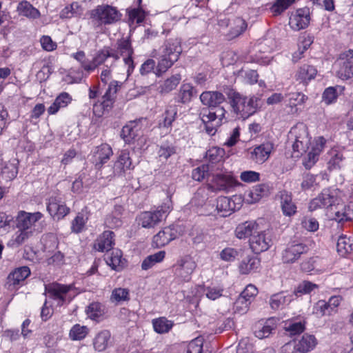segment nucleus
Returning <instances> with one entry per match:
<instances>
[{
  "mask_svg": "<svg viewBox=\"0 0 353 353\" xmlns=\"http://www.w3.org/2000/svg\"><path fill=\"white\" fill-rule=\"evenodd\" d=\"M336 197L330 190H324L317 197L312 199L309 205L310 211L321 208L331 207L334 219L339 222L353 219V202L348 204L337 203L334 205Z\"/></svg>",
  "mask_w": 353,
  "mask_h": 353,
  "instance_id": "f257e3e1",
  "label": "nucleus"
},
{
  "mask_svg": "<svg viewBox=\"0 0 353 353\" xmlns=\"http://www.w3.org/2000/svg\"><path fill=\"white\" fill-rule=\"evenodd\" d=\"M155 74L160 77L176 62L182 52L181 40L170 38L165 41L160 49Z\"/></svg>",
  "mask_w": 353,
  "mask_h": 353,
  "instance_id": "f03ea898",
  "label": "nucleus"
},
{
  "mask_svg": "<svg viewBox=\"0 0 353 353\" xmlns=\"http://www.w3.org/2000/svg\"><path fill=\"white\" fill-rule=\"evenodd\" d=\"M233 112L240 119H247L261 108V99L256 96L248 98L234 90L228 93Z\"/></svg>",
  "mask_w": 353,
  "mask_h": 353,
  "instance_id": "7ed1b4c3",
  "label": "nucleus"
},
{
  "mask_svg": "<svg viewBox=\"0 0 353 353\" xmlns=\"http://www.w3.org/2000/svg\"><path fill=\"white\" fill-rule=\"evenodd\" d=\"M121 14L116 7L102 4L90 10V18L96 26L111 25L121 19Z\"/></svg>",
  "mask_w": 353,
  "mask_h": 353,
  "instance_id": "20e7f679",
  "label": "nucleus"
},
{
  "mask_svg": "<svg viewBox=\"0 0 353 353\" xmlns=\"http://www.w3.org/2000/svg\"><path fill=\"white\" fill-rule=\"evenodd\" d=\"M172 208V201L167 197L156 210L142 212L139 217V224L145 228H152L164 220Z\"/></svg>",
  "mask_w": 353,
  "mask_h": 353,
  "instance_id": "39448f33",
  "label": "nucleus"
},
{
  "mask_svg": "<svg viewBox=\"0 0 353 353\" xmlns=\"http://www.w3.org/2000/svg\"><path fill=\"white\" fill-rule=\"evenodd\" d=\"M225 110L219 105L212 109L205 108L201 110L200 117L205 125V131L208 134L214 135L215 134L216 128L225 119Z\"/></svg>",
  "mask_w": 353,
  "mask_h": 353,
  "instance_id": "423d86ee",
  "label": "nucleus"
},
{
  "mask_svg": "<svg viewBox=\"0 0 353 353\" xmlns=\"http://www.w3.org/2000/svg\"><path fill=\"white\" fill-rule=\"evenodd\" d=\"M46 291L50 298L58 301V305H62L66 302H70L77 293L72 284L63 285L53 283L46 286Z\"/></svg>",
  "mask_w": 353,
  "mask_h": 353,
  "instance_id": "0eeeda50",
  "label": "nucleus"
},
{
  "mask_svg": "<svg viewBox=\"0 0 353 353\" xmlns=\"http://www.w3.org/2000/svg\"><path fill=\"white\" fill-rule=\"evenodd\" d=\"M239 184L231 174L219 173L212 176L211 183L208 185V189L212 192H228Z\"/></svg>",
  "mask_w": 353,
  "mask_h": 353,
  "instance_id": "6e6552de",
  "label": "nucleus"
},
{
  "mask_svg": "<svg viewBox=\"0 0 353 353\" xmlns=\"http://www.w3.org/2000/svg\"><path fill=\"white\" fill-rule=\"evenodd\" d=\"M196 267V263L190 256H186L176 261L172 267V271L179 280L188 282L190 280L191 274Z\"/></svg>",
  "mask_w": 353,
  "mask_h": 353,
  "instance_id": "1a4fd4ad",
  "label": "nucleus"
},
{
  "mask_svg": "<svg viewBox=\"0 0 353 353\" xmlns=\"http://www.w3.org/2000/svg\"><path fill=\"white\" fill-rule=\"evenodd\" d=\"M43 217V214L39 212H27L20 211L16 219V228L18 230L35 232V223Z\"/></svg>",
  "mask_w": 353,
  "mask_h": 353,
  "instance_id": "9d476101",
  "label": "nucleus"
},
{
  "mask_svg": "<svg viewBox=\"0 0 353 353\" xmlns=\"http://www.w3.org/2000/svg\"><path fill=\"white\" fill-rule=\"evenodd\" d=\"M252 250L256 254H260L268 250L272 245V234L270 231H256L249 240Z\"/></svg>",
  "mask_w": 353,
  "mask_h": 353,
  "instance_id": "9b49d317",
  "label": "nucleus"
},
{
  "mask_svg": "<svg viewBox=\"0 0 353 353\" xmlns=\"http://www.w3.org/2000/svg\"><path fill=\"white\" fill-rule=\"evenodd\" d=\"M117 52L119 57H123V61L128 66L127 72L128 76L133 72L134 69V64L132 60V54H134V50L132 47L131 41L129 38L125 39L121 38L117 41Z\"/></svg>",
  "mask_w": 353,
  "mask_h": 353,
  "instance_id": "f8f14e48",
  "label": "nucleus"
},
{
  "mask_svg": "<svg viewBox=\"0 0 353 353\" xmlns=\"http://www.w3.org/2000/svg\"><path fill=\"white\" fill-rule=\"evenodd\" d=\"M336 64L339 68L337 76L343 80L353 77V50H348L340 54Z\"/></svg>",
  "mask_w": 353,
  "mask_h": 353,
  "instance_id": "ddd939ff",
  "label": "nucleus"
},
{
  "mask_svg": "<svg viewBox=\"0 0 353 353\" xmlns=\"http://www.w3.org/2000/svg\"><path fill=\"white\" fill-rule=\"evenodd\" d=\"M308 248L302 243L292 242L289 243L282 252V261L285 263H293L301 254L307 253Z\"/></svg>",
  "mask_w": 353,
  "mask_h": 353,
  "instance_id": "4468645a",
  "label": "nucleus"
},
{
  "mask_svg": "<svg viewBox=\"0 0 353 353\" xmlns=\"http://www.w3.org/2000/svg\"><path fill=\"white\" fill-rule=\"evenodd\" d=\"M291 133L294 134L295 136V141L292 145L294 152H297L301 154L306 152L309 150L310 137L305 126L301 125L300 128H296Z\"/></svg>",
  "mask_w": 353,
  "mask_h": 353,
  "instance_id": "2eb2a0df",
  "label": "nucleus"
},
{
  "mask_svg": "<svg viewBox=\"0 0 353 353\" xmlns=\"http://www.w3.org/2000/svg\"><path fill=\"white\" fill-rule=\"evenodd\" d=\"M310 16L308 8H300L292 12L289 19V26L295 30L299 31L307 28L310 23Z\"/></svg>",
  "mask_w": 353,
  "mask_h": 353,
  "instance_id": "dca6fc26",
  "label": "nucleus"
},
{
  "mask_svg": "<svg viewBox=\"0 0 353 353\" xmlns=\"http://www.w3.org/2000/svg\"><path fill=\"white\" fill-rule=\"evenodd\" d=\"M30 273V270L28 266H22L14 269L7 277L6 285L8 288L9 290L14 289L15 286L24 281Z\"/></svg>",
  "mask_w": 353,
  "mask_h": 353,
  "instance_id": "f3484780",
  "label": "nucleus"
},
{
  "mask_svg": "<svg viewBox=\"0 0 353 353\" xmlns=\"http://www.w3.org/2000/svg\"><path fill=\"white\" fill-rule=\"evenodd\" d=\"M326 140L323 137H318L314 144L312 145L311 150L308 152L307 158L303 161V165L307 169H310L318 160L319 154L322 152Z\"/></svg>",
  "mask_w": 353,
  "mask_h": 353,
  "instance_id": "a211bd4d",
  "label": "nucleus"
},
{
  "mask_svg": "<svg viewBox=\"0 0 353 353\" xmlns=\"http://www.w3.org/2000/svg\"><path fill=\"white\" fill-rule=\"evenodd\" d=\"M201 103L208 109L216 108L225 101V96L218 91H205L200 95Z\"/></svg>",
  "mask_w": 353,
  "mask_h": 353,
  "instance_id": "6ab92c4d",
  "label": "nucleus"
},
{
  "mask_svg": "<svg viewBox=\"0 0 353 353\" xmlns=\"http://www.w3.org/2000/svg\"><path fill=\"white\" fill-rule=\"evenodd\" d=\"M278 196L283 214L287 216L294 215L296 212V206L292 201V194L286 190H282L279 192Z\"/></svg>",
  "mask_w": 353,
  "mask_h": 353,
  "instance_id": "aec40b11",
  "label": "nucleus"
},
{
  "mask_svg": "<svg viewBox=\"0 0 353 353\" xmlns=\"http://www.w3.org/2000/svg\"><path fill=\"white\" fill-rule=\"evenodd\" d=\"M274 148V145L271 142H265L254 149L251 153V158L258 163H263L268 159Z\"/></svg>",
  "mask_w": 353,
  "mask_h": 353,
  "instance_id": "412c9836",
  "label": "nucleus"
},
{
  "mask_svg": "<svg viewBox=\"0 0 353 353\" xmlns=\"http://www.w3.org/2000/svg\"><path fill=\"white\" fill-rule=\"evenodd\" d=\"M113 154L112 148L107 143H103L96 147L94 151L95 166L99 169L105 163Z\"/></svg>",
  "mask_w": 353,
  "mask_h": 353,
  "instance_id": "4be33fe9",
  "label": "nucleus"
},
{
  "mask_svg": "<svg viewBox=\"0 0 353 353\" xmlns=\"http://www.w3.org/2000/svg\"><path fill=\"white\" fill-rule=\"evenodd\" d=\"M108 57H112L114 60H118L119 56L111 52L108 48H104L99 51L93 59L90 61V66H87L88 72L94 71L99 65L103 63Z\"/></svg>",
  "mask_w": 353,
  "mask_h": 353,
  "instance_id": "5701e85b",
  "label": "nucleus"
},
{
  "mask_svg": "<svg viewBox=\"0 0 353 353\" xmlns=\"http://www.w3.org/2000/svg\"><path fill=\"white\" fill-rule=\"evenodd\" d=\"M132 161L130 153L127 150L121 151L117 161L114 163L113 167V173L116 175H121L126 170L132 169Z\"/></svg>",
  "mask_w": 353,
  "mask_h": 353,
  "instance_id": "b1692460",
  "label": "nucleus"
},
{
  "mask_svg": "<svg viewBox=\"0 0 353 353\" xmlns=\"http://www.w3.org/2000/svg\"><path fill=\"white\" fill-rule=\"evenodd\" d=\"M141 125L137 121H131L123 127L121 137L125 143H130L141 134Z\"/></svg>",
  "mask_w": 353,
  "mask_h": 353,
  "instance_id": "393cba45",
  "label": "nucleus"
},
{
  "mask_svg": "<svg viewBox=\"0 0 353 353\" xmlns=\"http://www.w3.org/2000/svg\"><path fill=\"white\" fill-rule=\"evenodd\" d=\"M114 232L112 231H105L97 239L94 245L95 250L100 252H108L110 250L114 245Z\"/></svg>",
  "mask_w": 353,
  "mask_h": 353,
  "instance_id": "a878e982",
  "label": "nucleus"
},
{
  "mask_svg": "<svg viewBox=\"0 0 353 353\" xmlns=\"http://www.w3.org/2000/svg\"><path fill=\"white\" fill-rule=\"evenodd\" d=\"M292 299V294L281 292L271 296L270 299V305L272 309L277 310L289 305Z\"/></svg>",
  "mask_w": 353,
  "mask_h": 353,
  "instance_id": "bb28decb",
  "label": "nucleus"
},
{
  "mask_svg": "<svg viewBox=\"0 0 353 353\" xmlns=\"http://www.w3.org/2000/svg\"><path fill=\"white\" fill-rule=\"evenodd\" d=\"M257 230L258 225L255 222L246 221L236 227L235 234L238 239H241L252 236L254 234L256 233Z\"/></svg>",
  "mask_w": 353,
  "mask_h": 353,
  "instance_id": "cd10ccee",
  "label": "nucleus"
},
{
  "mask_svg": "<svg viewBox=\"0 0 353 353\" xmlns=\"http://www.w3.org/2000/svg\"><path fill=\"white\" fill-rule=\"evenodd\" d=\"M317 74L316 69L310 65L304 64L299 68L296 74V79L303 83L305 84L316 77Z\"/></svg>",
  "mask_w": 353,
  "mask_h": 353,
  "instance_id": "c85d7f7f",
  "label": "nucleus"
},
{
  "mask_svg": "<svg viewBox=\"0 0 353 353\" xmlns=\"http://www.w3.org/2000/svg\"><path fill=\"white\" fill-rule=\"evenodd\" d=\"M216 210L222 213V216H227L235 210L234 201L227 196H220L216 200Z\"/></svg>",
  "mask_w": 353,
  "mask_h": 353,
  "instance_id": "c756f323",
  "label": "nucleus"
},
{
  "mask_svg": "<svg viewBox=\"0 0 353 353\" xmlns=\"http://www.w3.org/2000/svg\"><path fill=\"white\" fill-rule=\"evenodd\" d=\"M270 192L271 188L268 184L261 183L254 186L248 194L251 199L250 202H258L262 198L268 196Z\"/></svg>",
  "mask_w": 353,
  "mask_h": 353,
  "instance_id": "7c9ffc66",
  "label": "nucleus"
},
{
  "mask_svg": "<svg viewBox=\"0 0 353 353\" xmlns=\"http://www.w3.org/2000/svg\"><path fill=\"white\" fill-rule=\"evenodd\" d=\"M196 95V89L189 83L183 84L177 93V101L185 104L191 101L193 97Z\"/></svg>",
  "mask_w": 353,
  "mask_h": 353,
  "instance_id": "2f4dec72",
  "label": "nucleus"
},
{
  "mask_svg": "<svg viewBox=\"0 0 353 353\" xmlns=\"http://www.w3.org/2000/svg\"><path fill=\"white\" fill-rule=\"evenodd\" d=\"M72 101V97L67 92L61 93L55 99L53 103L48 108L49 114H56L59 109L66 107Z\"/></svg>",
  "mask_w": 353,
  "mask_h": 353,
  "instance_id": "473e14b6",
  "label": "nucleus"
},
{
  "mask_svg": "<svg viewBox=\"0 0 353 353\" xmlns=\"http://www.w3.org/2000/svg\"><path fill=\"white\" fill-rule=\"evenodd\" d=\"M192 241L194 244L208 245L214 241V238L206 230L196 229L191 232Z\"/></svg>",
  "mask_w": 353,
  "mask_h": 353,
  "instance_id": "72a5a7b5",
  "label": "nucleus"
},
{
  "mask_svg": "<svg viewBox=\"0 0 353 353\" xmlns=\"http://www.w3.org/2000/svg\"><path fill=\"white\" fill-rule=\"evenodd\" d=\"M296 344L300 353H307L316 347L317 341L314 335L305 334Z\"/></svg>",
  "mask_w": 353,
  "mask_h": 353,
  "instance_id": "f704fd0d",
  "label": "nucleus"
},
{
  "mask_svg": "<svg viewBox=\"0 0 353 353\" xmlns=\"http://www.w3.org/2000/svg\"><path fill=\"white\" fill-rule=\"evenodd\" d=\"M174 239V234L172 232V229L165 228L153 237V244L156 247L160 248L168 244Z\"/></svg>",
  "mask_w": 353,
  "mask_h": 353,
  "instance_id": "c9c22d12",
  "label": "nucleus"
},
{
  "mask_svg": "<svg viewBox=\"0 0 353 353\" xmlns=\"http://www.w3.org/2000/svg\"><path fill=\"white\" fill-rule=\"evenodd\" d=\"M17 12L20 15L30 19H37L40 17L39 11L27 1H23L19 3Z\"/></svg>",
  "mask_w": 353,
  "mask_h": 353,
  "instance_id": "e433bc0d",
  "label": "nucleus"
},
{
  "mask_svg": "<svg viewBox=\"0 0 353 353\" xmlns=\"http://www.w3.org/2000/svg\"><path fill=\"white\" fill-rule=\"evenodd\" d=\"M121 83L117 81H112L106 90L105 94L103 96L102 104L103 107H110L114 99L115 94H117L119 88L121 87Z\"/></svg>",
  "mask_w": 353,
  "mask_h": 353,
  "instance_id": "4c0bfd02",
  "label": "nucleus"
},
{
  "mask_svg": "<svg viewBox=\"0 0 353 353\" xmlns=\"http://www.w3.org/2000/svg\"><path fill=\"white\" fill-rule=\"evenodd\" d=\"M178 108L176 105L167 106L165 112L163 114V120L160 121L159 125L163 128L171 127L172 122L176 119Z\"/></svg>",
  "mask_w": 353,
  "mask_h": 353,
  "instance_id": "58836bf2",
  "label": "nucleus"
},
{
  "mask_svg": "<svg viewBox=\"0 0 353 353\" xmlns=\"http://www.w3.org/2000/svg\"><path fill=\"white\" fill-rule=\"evenodd\" d=\"M110 339V333L108 330L99 332L93 341V345L96 350L102 352L105 350Z\"/></svg>",
  "mask_w": 353,
  "mask_h": 353,
  "instance_id": "ea45409f",
  "label": "nucleus"
},
{
  "mask_svg": "<svg viewBox=\"0 0 353 353\" xmlns=\"http://www.w3.org/2000/svg\"><path fill=\"white\" fill-rule=\"evenodd\" d=\"M260 263V260L256 257L243 259L239 265V271L243 274H248L252 271H256Z\"/></svg>",
  "mask_w": 353,
  "mask_h": 353,
  "instance_id": "a19ab883",
  "label": "nucleus"
},
{
  "mask_svg": "<svg viewBox=\"0 0 353 353\" xmlns=\"http://www.w3.org/2000/svg\"><path fill=\"white\" fill-rule=\"evenodd\" d=\"M18 164L19 161L14 159L3 168L1 174L6 181H12L17 176L18 174Z\"/></svg>",
  "mask_w": 353,
  "mask_h": 353,
  "instance_id": "79ce46f5",
  "label": "nucleus"
},
{
  "mask_svg": "<svg viewBox=\"0 0 353 353\" xmlns=\"http://www.w3.org/2000/svg\"><path fill=\"white\" fill-rule=\"evenodd\" d=\"M336 248L339 253L345 255L353 251V237L341 236L339 238Z\"/></svg>",
  "mask_w": 353,
  "mask_h": 353,
  "instance_id": "37998d69",
  "label": "nucleus"
},
{
  "mask_svg": "<svg viewBox=\"0 0 353 353\" xmlns=\"http://www.w3.org/2000/svg\"><path fill=\"white\" fill-rule=\"evenodd\" d=\"M181 80V77L179 74H176L167 79L159 86V91L161 93H168L176 88Z\"/></svg>",
  "mask_w": 353,
  "mask_h": 353,
  "instance_id": "c03bdc74",
  "label": "nucleus"
},
{
  "mask_svg": "<svg viewBox=\"0 0 353 353\" xmlns=\"http://www.w3.org/2000/svg\"><path fill=\"white\" fill-rule=\"evenodd\" d=\"M86 313L91 319L97 320L105 314V307L101 303L93 302L88 306Z\"/></svg>",
  "mask_w": 353,
  "mask_h": 353,
  "instance_id": "a18cd8bd",
  "label": "nucleus"
},
{
  "mask_svg": "<svg viewBox=\"0 0 353 353\" xmlns=\"http://www.w3.org/2000/svg\"><path fill=\"white\" fill-rule=\"evenodd\" d=\"M152 325L156 332L159 334H164L168 332L173 326L172 321H168L165 317L152 320Z\"/></svg>",
  "mask_w": 353,
  "mask_h": 353,
  "instance_id": "49530a36",
  "label": "nucleus"
},
{
  "mask_svg": "<svg viewBox=\"0 0 353 353\" xmlns=\"http://www.w3.org/2000/svg\"><path fill=\"white\" fill-rule=\"evenodd\" d=\"M165 256L164 251H159L154 254L148 256L142 262L141 268L144 270H147L153 267L157 263H159L163 260Z\"/></svg>",
  "mask_w": 353,
  "mask_h": 353,
  "instance_id": "de8ad7c7",
  "label": "nucleus"
},
{
  "mask_svg": "<svg viewBox=\"0 0 353 353\" xmlns=\"http://www.w3.org/2000/svg\"><path fill=\"white\" fill-rule=\"evenodd\" d=\"M247 28V23L244 19L241 17H236L232 21L231 30L229 32L230 38H234L240 35Z\"/></svg>",
  "mask_w": 353,
  "mask_h": 353,
  "instance_id": "09e8293b",
  "label": "nucleus"
},
{
  "mask_svg": "<svg viewBox=\"0 0 353 353\" xmlns=\"http://www.w3.org/2000/svg\"><path fill=\"white\" fill-rule=\"evenodd\" d=\"M130 300V291L127 288H117L112 290L110 301L112 303H119Z\"/></svg>",
  "mask_w": 353,
  "mask_h": 353,
  "instance_id": "8fccbe9b",
  "label": "nucleus"
},
{
  "mask_svg": "<svg viewBox=\"0 0 353 353\" xmlns=\"http://www.w3.org/2000/svg\"><path fill=\"white\" fill-rule=\"evenodd\" d=\"M33 234L32 232L18 230L15 233V236L10 241L9 245L12 247H19L33 236Z\"/></svg>",
  "mask_w": 353,
  "mask_h": 353,
  "instance_id": "3c124183",
  "label": "nucleus"
},
{
  "mask_svg": "<svg viewBox=\"0 0 353 353\" xmlns=\"http://www.w3.org/2000/svg\"><path fill=\"white\" fill-rule=\"evenodd\" d=\"M313 312L319 316H323L325 315H331L335 312L333 310L328 302L320 300L314 305Z\"/></svg>",
  "mask_w": 353,
  "mask_h": 353,
  "instance_id": "603ef678",
  "label": "nucleus"
},
{
  "mask_svg": "<svg viewBox=\"0 0 353 353\" xmlns=\"http://www.w3.org/2000/svg\"><path fill=\"white\" fill-rule=\"evenodd\" d=\"M257 292V288L254 285H248L237 299V303H241L242 301L245 302L246 300L251 303Z\"/></svg>",
  "mask_w": 353,
  "mask_h": 353,
  "instance_id": "864d4df0",
  "label": "nucleus"
},
{
  "mask_svg": "<svg viewBox=\"0 0 353 353\" xmlns=\"http://www.w3.org/2000/svg\"><path fill=\"white\" fill-rule=\"evenodd\" d=\"M224 154L225 151L223 148L212 147L206 152L205 157L212 163H215L221 161Z\"/></svg>",
  "mask_w": 353,
  "mask_h": 353,
  "instance_id": "5fc2aeb1",
  "label": "nucleus"
},
{
  "mask_svg": "<svg viewBox=\"0 0 353 353\" xmlns=\"http://www.w3.org/2000/svg\"><path fill=\"white\" fill-rule=\"evenodd\" d=\"M208 199V194L205 188H199L191 200V203L197 207L203 206Z\"/></svg>",
  "mask_w": 353,
  "mask_h": 353,
  "instance_id": "6e6d98bb",
  "label": "nucleus"
},
{
  "mask_svg": "<svg viewBox=\"0 0 353 353\" xmlns=\"http://www.w3.org/2000/svg\"><path fill=\"white\" fill-rule=\"evenodd\" d=\"M295 0H276L271 6L270 10L274 15H279L287 10Z\"/></svg>",
  "mask_w": 353,
  "mask_h": 353,
  "instance_id": "4d7b16f0",
  "label": "nucleus"
},
{
  "mask_svg": "<svg viewBox=\"0 0 353 353\" xmlns=\"http://www.w3.org/2000/svg\"><path fill=\"white\" fill-rule=\"evenodd\" d=\"M176 154V149L172 145H161L158 150V157L161 161H165Z\"/></svg>",
  "mask_w": 353,
  "mask_h": 353,
  "instance_id": "13d9d810",
  "label": "nucleus"
},
{
  "mask_svg": "<svg viewBox=\"0 0 353 353\" xmlns=\"http://www.w3.org/2000/svg\"><path fill=\"white\" fill-rule=\"evenodd\" d=\"M88 333V328L79 324L74 325L70 331V336L72 340H81Z\"/></svg>",
  "mask_w": 353,
  "mask_h": 353,
  "instance_id": "bf43d9fd",
  "label": "nucleus"
},
{
  "mask_svg": "<svg viewBox=\"0 0 353 353\" xmlns=\"http://www.w3.org/2000/svg\"><path fill=\"white\" fill-rule=\"evenodd\" d=\"M81 12V6L78 3L74 2L69 6H66L62 10L60 14L61 18H71L76 15H79Z\"/></svg>",
  "mask_w": 353,
  "mask_h": 353,
  "instance_id": "052dcab7",
  "label": "nucleus"
},
{
  "mask_svg": "<svg viewBox=\"0 0 353 353\" xmlns=\"http://www.w3.org/2000/svg\"><path fill=\"white\" fill-rule=\"evenodd\" d=\"M123 260L121 252L116 250L112 252L107 263L112 269L118 270L119 268H122L123 265Z\"/></svg>",
  "mask_w": 353,
  "mask_h": 353,
  "instance_id": "680f3d73",
  "label": "nucleus"
},
{
  "mask_svg": "<svg viewBox=\"0 0 353 353\" xmlns=\"http://www.w3.org/2000/svg\"><path fill=\"white\" fill-rule=\"evenodd\" d=\"M239 254V251L233 248H225L219 254L220 259L223 261L231 262L234 261Z\"/></svg>",
  "mask_w": 353,
  "mask_h": 353,
  "instance_id": "e2e57ef3",
  "label": "nucleus"
},
{
  "mask_svg": "<svg viewBox=\"0 0 353 353\" xmlns=\"http://www.w3.org/2000/svg\"><path fill=\"white\" fill-rule=\"evenodd\" d=\"M272 323V320H268L261 328L255 331V336L261 339L268 337L274 330Z\"/></svg>",
  "mask_w": 353,
  "mask_h": 353,
  "instance_id": "0e129e2a",
  "label": "nucleus"
},
{
  "mask_svg": "<svg viewBox=\"0 0 353 353\" xmlns=\"http://www.w3.org/2000/svg\"><path fill=\"white\" fill-rule=\"evenodd\" d=\"M338 97L336 88L329 87L326 88L323 94V100L327 104L330 105L334 103Z\"/></svg>",
  "mask_w": 353,
  "mask_h": 353,
  "instance_id": "69168bd1",
  "label": "nucleus"
},
{
  "mask_svg": "<svg viewBox=\"0 0 353 353\" xmlns=\"http://www.w3.org/2000/svg\"><path fill=\"white\" fill-rule=\"evenodd\" d=\"M202 350L203 339L198 337L188 344L186 353H202Z\"/></svg>",
  "mask_w": 353,
  "mask_h": 353,
  "instance_id": "338daca9",
  "label": "nucleus"
},
{
  "mask_svg": "<svg viewBox=\"0 0 353 353\" xmlns=\"http://www.w3.org/2000/svg\"><path fill=\"white\" fill-rule=\"evenodd\" d=\"M254 346L248 339H243L239 343L236 353H254Z\"/></svg>",
  "mask_w": 353,
  "mask_h": 353,
  "instance_id": "774afa93",
  "label": "nucleus"
}]
</instances>
